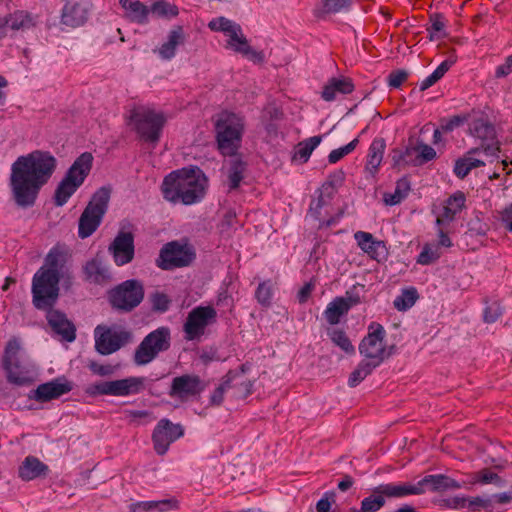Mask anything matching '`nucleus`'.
<instances>
[{
    "instance_id": "obj_60",
    "label": "nucleus",
    "mask_w": 512,
    "mask_h": 512,
    "mask_svg": "<svg viewBox=\"0 0 512 512\" xmlns=\"http://www.w3.org/2000/svg\"><path fill=\"white\" fill-rule=\"evenodd\" d=\"M498 480H499V476L496 473H493L489 470H482L474 476L473 482L488 484V483H496Z\"/></svg>"
},
{
    "instance_id": "obj_25",
    "label": "nucleus",
    "mask_w": 512,
    "mask_h": 512,
    "mask_svg": "<svg viewBox=\"0 0 512 512\" xmlns=\"http://www.w3.org/2000/svg\"><path fill=\"white\" fill-rule=\"evenodd\" d=\"M144 388V378L128 377L107 381L108 396L123 397L139 393Z\"/></svg>"
},
{
    "instance_id": "obj_42",
    "label": "nucleus",
    "mask_w": 512,
    "mask_h": 512,
    "mask_svg": "<svg viewBox=\"0 0 512 512\" xmlns=\"http://www.w3.org/2000/svg\"><path fill=\"white\" fill-rule=\"evenodd\" d=\"M385 497L377 486L373 492L361 501V506L355 512H377L385 505Z\"/></svg>"
},
{
    "instance_id": "obj_11",
    "label": "nucleus",
    "mask_w": 512,
    "mask_h": 512,
    "mask_svg": "<svg viewBox=\"0 0 512 512\" xmlns=\"http://www.w3.org/2000/svg\"><path fill=\"white\" fill-rule=\"evenodd\" d=\"M170 329L162 326L150 332L137 347L134 361L138 365H146L156 356L170 347Z\"/></svg>"
},
{
    "instance_id": "obj_59",
    "label": "nucleus",
    "mask_w": 512,
    "mask_h": 512,
    "mask_svg": "<svg viewBox=\"0 0 512 512\" xmlns=\"http://www.w3.org/2000/svg\"><path fill=\"white\" fill-rule=\"evenodd\" d=\"M85 392L92 397L108 395L107 381H100L90 384L86 387Z\"/></svg>"
},
{
    "instance_id": "obj_61",
    "label": "nucleus",
    "mask_w": 512,
    "mask_h": 512,
    "mask_svg": "<svg viewBox=\"0 0 512 512\" xmlns=\"http://www.w3.org/2000/svg\"><path fill=\"white\" fill-rule=\"evenodd\" d=\"M326 205V201L321 194L317 199L313 200L310 204L309 214L314 219L321 221V208Z\"/></svg>"
},
{
    "instance_id": "obj_35",
    "label": "nucleus",
    "mask_w": 512,
    "mask_h": 512,
    "mask_svg": "<svg viewBox=\"0 0 512 512\" xmlns=\"http://www.w3.org/2000/svg\"><path fill=\"white\" fill-rule=\"evenodd\" d=\"M49 468L34 456H27L19 467V477L24 481H30L42 475H46Z\"/></svg>"
},
{
    "instance_id": "obj_47",
    "label": "nucleus",
    "mask_w": 512,
    "mask_h": 512,
    "mask_svg": "<svg viewBox=\"0 0 512 512\" xmlns=\"http://www.w3.org/2000/svg\"><path fill=\"white\" fill-rule=\"evenodd\" d=\"M332 342L346 353H354L355 348L347 337L346 333L340 329H333L329 332Z\"/></svg>"
},
{
    "instance_id": "obj_10",
    "label": "nucleus",
    "mask_w": 512,
    "mask_h": 512,
    "mask_svg": "<svg viewBox=\"0 0 512 512\" xmlns=\"http://www.w3.org/2000/svg\"><path fill=\"white\" fill-rule=\"evenodd\" d=\"M469 134L481 141L480 146L487 158H497L500 152V144L496 137L494 125L488 117L481 112L472 111L469 113Z\"/></svg>"
},
{
    "instance_id": "obj_64",
    "label": "nucleus",
    "mask_w": 512,
    "mask_h": 512,
    "mask_svg": "<svg viewBox=\"0 0 512 512\" xmlns=\"http://www.w3.org/2000/svg\"><path fill=\"white\" fill-rule=\"evenodd\" d=\"M512 73V54L508 56L505 62L496 68L495 76L502 78Z\"/></svg>"
},
{
    "instance_id": "obj_27",
    "label": "nucleus",
    "mask_w": 512,
    "mask_h": 512,
    "mask_svg": "<svg viewBox=\"0 0 512 512\" xmlns=\"http://www.w3.org/2000/svg\"><path fill=\"white\" fill-rule=\"evenodd\" d=\"M47 321L51 329L60 335L63 340L72 342L75 339L76 329L65 314L58 310L50 309L47 313Z\"/></svg>"
},
{
    "instance_id": "obj_63",
    "label": "nucleus",
    "mask_w": 512,
    "mask_h": 512,
    "mask_svg": "<svg viewBox=\"0 0 512 512\" xmlns=\"http://www.w3.org/2000/svg\"><path fill=\"white\" fill-rule=\"evenodd\" d=\"M500 221L507 231L512 232V202L500 212Z\"/></svg>"
},
{
    "instance_id": "obj_58",
    "label": "nucleus",
    "mask_w": 512,
    "mask_h": 512,
    "mask_svg": "<svg viewBox=\"0 0 512 512\" xmlns=\"http://www.w3.org/2000/svg\"><path fill=\"white\" fill-rule=\"evenodd\" d=\"M408 78V73L403 70L393 71L388 76L390 87L399 88Z\"/></svg>"
},
{
    "instance_id": "obj_30",
    "label": "nucleus",
    "mask_w": 512,
    "mask_h": 512,
    "mask_svg": "<svg viewBox=\"0 0 512 512\" xmlns=\"http://www.w3.org/2000/svg\"><path fill=\"white\" fill-rule=\"evenodd\" d=\"M185 41L184 31L181 26H175L167 35L166 41L155 50L163 60H171L176 55L178 46Z\"/></svg>"
},
{
    "instance_id": "obj_3",
    "label": "nucleus",
    "mask_w": 512,
    "mask_h": 512,
    "mask_svg": "<svg viewBox=\"0 0 512 512\" xmlns=\"http://www.w3.org/2000/svg\"><path fill=\"white\" fill-rule=\"evenodd\" d=\"M128 125L146 142H158L166 118L150 106L132 104L126 114Z\"/></svg>"
},
{
    "instance_id": "obj_18",
    "label": "nucleus",
    "mask_w": 512,
    "mask_h": 512,
    "mask_svg": "<svg viewBox=\"0 0 512 512\" xmlns=\"http://www.w3.org/2000/svg\"><path fill=\"white\" fill-rule=\"evenodd\" d=\"M91 0H65L61 11V23L70 28L84 25L91 13Z\"/></svg>"
},
{
    "instance_id": "obj_2",
    "label": "nucleus",
    "mask_w": 512,
    "mask_h": 512,
    "mask_svg": "<svg viewBox=\"0 0 512 512\" xmlns=\"http://www.w3.org/2000/svg\"><path fill=\"white\" fill-rule=\"evenodd\" d=\"M208 187V179L198 167L183 168L167 175L162 183L163 197L171 203L192 205L200 202Z\"/></svg>"
},
{
    "instance_id": "obj_5",
    "label": "nucleus",
    "mask_w": 512,
    "mask_h": 512,
    "mask_svg": "<svg viewBox=\"0 0 512 512\" xmlns=\"http://www.w3.org/2000/svg\"><path fill=\"white\" fill-rule=\"evenodd\" d=\"M208 28L214 32H222L227 37L228 49L240 53L253 62H262L264 54L261 51L254 50L248 43L243 34L241 26L225 17H217L208 23Z\"/></svg>"
},
{
    "instance_id": "obj_34",
    "label": "nucleus",
    "mask_w": 512,
    "mask_h": 512,
    "mask_svg": "<svg viewBox=\"0 0 512 512\" xmlns=\"http://www.w3.org/2000/svg\"><path fill=\"white\" fill-rule=\"evenodd\" d=\"M386 143L383 138H375L370 144L365 170L372 176L378 172L385 152Z\"/></svg>"
},
{
    "instance_id": "obj_39",
    "label": "nucleus",
    "mask_w": 512,
    "mask_h": 512,
    "mask_svg": "<svg viewBox=\"0 0 512 512\" xmlns=\"http://www.w3.org/2000/svg\"><path fill=\"white\" fill-rule=\"evenodd\" d=\"M321 141V136H313L301 141L296 146L292 159L300 163H306Z\"/></svg>"
},
{
    "instance_id": "obj_21",
    "label": "nucleus",
    "mask_w": 512,
    "mask_h": 512,
    "mask_svg": "<svg viewBox=\"0 0 512 512\" xmlns=\"http://www.w3.org/2000/svg\"><path fill=\"white\" fill-rule=\"evenodd\" d=\"M354 238L360 249L371 259L381 262L388 256V250L383 241L376 240L369 232L357 231Z\"/></svg>"
},
{
    "instance_id": "obj_16",
    "label": "nucleus",
    "mask_w": 512,
    "mask_h": 512,
    "mask_svg": "<svg viewBox=\"0 0 512 512\" xmlns=\"http://www.w3.org/2000/svg\"><path fill=\"white\" fill-rule=\"evenodd\" d=\"M193 258L194 253L188 246L170 242L161 249L157 266L164 270L184 267L189 265Z\"/></svg>"
},
{
    "instance_id": "obj_31",
    "label": "nucleus",
    "mask_w": 512,
    "mask_h": 512,
    "mask_svg": "<svg viewBox=\"0 0 512 512\" xmlns=\"http://www.w3.org/2000/svg\"><path fill=\"white\" fill-rule=\"evenodd\" d=\"M84 274L85 280L93 284L105 285L111 280L108 267L97 258H94L85 264Z\"/></svg>"
},
{
    "instance_id": "obj_22",
    "label": "nucleus",
    "mask_w": 512,
    "mask_h": 512,
    "mask_svg": "<svg viewBox=\"0 0 512 512\" xmlns=\"http://www.w3.org/2000/svg\"><path fill=\"white\" fill-rule=\"evenodd\" d=\"M202 390V381L199 376L185 374L173 379L169 395L184 399L194 396Z\"/></svg>"
},
{
    "instance_id": "obj_20",
    "label": "nucleus",
    "mask_w": 512,
    "mask_h": 512,
    "mask_svg": "<svg viewBox=\"0 0 512 512\" xmlns=\"http://www.w3.org/2000/svg\"><path fill=\"white\" fill-rule=\"evenodd\" d=\"M71 390V382L64 378H57L39 385L31 392L30 398L38 402H48L69 393Z\"/></svg>"
},
{
    "instance_id": "obj_38",
    "label": "nucleus",
    "mask_w": 512,
    "mask_h": 512,
    "mask_svg": "<svg viewBox=\"0 0 512 512\" xmlns=\"http://www.w3.org/2000/svg\"><path fill=\"white\" fill-rule=\"evenodd\" d=\"M246 164L235 157L226 163L227 184L229 190L237 189L244 178Z\"/></svg>"
},
{
    "instance_id": "obj_19",
    "label": "nucleus",
    "mask_w": 512,
    "mask_h": 512,
    "mask_svg": "<svg viewBox=\"0 0 512 512\" xmlns=\"http://www.w3.org/2000/svg\"><path fill=\"white\" fill-rule=\"evenodd\" d=\"M109 252L117 266L130 263L135 254L133 234L127 231H120L110 244Z\"/></svg>"
},
{
    "instance_id": "obj_41",
    "label": "nucleus",
    "mask_w": 512,
    "mask_h": 512,
    "mask_svg": "<svg viewBox=\"0 0 512 512\" xmlns=\"http://www.w3.org/2000/svg\"><path fill=\"white\" fill-rule=\"evenodd\" d=\"M410 182L407 178H401L396 182V187L393 193L384 194V202L387 205L393 206L401 203L410 192Z\"/></svg>"
},
{
    "instance_id": "obj_15",
    "label": "nucleus",
    "mask_w": 512,
    "mask_h": 512,
    "mask_svg": "<svg viewBox=\"0 0 512 512\" xmlns=\"http://www.w3.org/2000/svg\"><path fill=\"white\" fill-rule=\"evenodd\" d=\"M385 329L378 323H372L369 326L367 336L363 338L359 345L360 354L368 361L380 365L385 356Z\"/></svg>"
},
{
    "instance_id": "obj_45",
    "label": "nucleus",
    "mask_w": 512,
    "mask_h": 512,
    "mask_svg": "<svg viewBox=\"0 0 512 512\" xmlns=\"http://www.w3.org/2000/svg\"><path fill=\"white\" fill-rule=\"evenodd\" d=\"M442 255L439 245L435 243H426L417 257V263L420 265H430L437 261Z\"/></svg>"
},
{
    "instance_id": "obj_49",
    "label": "nucleus",
    "mask_w": 512,
    "mask_h": 512,
    "mask_svg": "<svg viewBox=\"0 0 512 512\" xmlns=\"http://www.w3.org/2000/svg\"><path fill=\"white\" fill-rule=\"evenodd\" d=\"M149 9L150 13L157 16H176L178 14L177 8L164 0L155 1Z\"/></svg>"
},
{
    "instance_id": "obj_36",
    "label": "nucleus",
    "mask_w": 512,
    "mask_h": 512,
    "mask_svg": "<svg viewBox=\"0 0 512 512\" xmlns=\"http://www.w3.org/2000/svg\"><path fill=\"white\" fill-rule=\"evenodd\" d=\"M379 492L385 498H404L410 495H420V489L416 483H386L379 485Z\"/></svg>"
},
{
    "instance_id": "obj_23",
    "label": "nucleus",
    "mask_w": 512,
    "mask_h": 512,
    "mask_svg": "<svg viewBox=\"0 0 512 512\" xmlns=\"http://www.w3.org/2000/svg\"><path fill=\"white\" fill-rule=\"evenodd\" d=\"M34 20L30 14L17 11L0 18V38L9 35L10 32L24 31L34 26Z\"/></svg>"
},
{
    "instance_id": "obj_7",
    "label": "nucleus",
    "mask_w": 512,
    "mask_h": 512,
    "mask_svg": "<svg viewBox=\"0 0 512 512\" xmlns=\"http://www.w3.org/2000/svg\"><path fill=\"white\" fill-rule=\"evenodd\" d=\"M216 139L223 155L233 156L241 145L244 130L243 119L234 114L221 113L216 121Z\"/></svg>"
},
{
    "instance_id": "obj_53",
    "label": "nucleus",
    "mask_w": 512,
    "mask_h": 512,
    "mask_svg": "<svg viewBox=\"0 0 512 512\" xmlns=\"http://www.w3.org/2000/svg\"><path fill=\"white\" fill-rule=\"evenodd\" d=\"M234 379V374L229 372L226 375V379L223 381L221 385H219L212 394L211 401L214 404H220L223 401L224 393L227 389L230 388V383Z\"/></svg>"
},
{
    "instance_id": "obj_33",
    "label": "nucleus",
    "mask_w": 512,
    "mask_h": 512,
    "mask_svg": "<svg viewBox=\"0 0 512 512\" xmlns=\"http://www.w3.org/2000/svg\"><path fill=\"white\" fill-rule=\"evenodd\" d=\"M119 3L130 21L138 24L148 22L150 9L139 0H119Z\"/></svg>"
},
{
    "instance_id": "obj_51",
    "label": "nucleus",
    "mask_w": 512,
    "mask_h": 512,
    "mask_svg": "<svg viewBox=\"0 0 512 512\" xmlns=\"http://www.w3.org/2000/svg\"><path fill=\"white\" fill-rule=\"evenodd\" d=\"M257 301L262 305H269L272 300L273 292L270 281H264L257 287L255 293Z\"/></svg>"
},
{
    "instance_id": "obj_50",
    "label": "nucleus",
    "mask_w": 512,
    "mask_h": 512,
    "mask_svg": "<svg viewBox=\"0 0 512 512\" xmlns=\"http://www.w3.org/2000/svg\"><path fill=\"white\" fill-rule=\"evenodd\" d=\"M445 23L441 16L436 15L432 18L431 25L427 28L429 39L431 41L439 40L445 36Z\"/></svg>"
},
{
    "instance_id": "obj_46",
    "label": "nucleus",
    "mask_w": 512,
    "mask_h": 512,
    "mask_svg": "<svg viewBox=\"0 0 512 512\" xmlns=\"http://www.w3.org/2000/svg\"><path fill=\"white\" fill-rule=\"evenodd\" d=\"M417 300V291L415 289L404 290L401 295L394 300V306L399 311H406L411 308Z\"/></svg>"
},
{
    "instance_id": "obj_56",
    "label": "nucleus",
    "mask_w": 512,
    "mask_h": 512,
    "mask_svg": "<svg viewBox=\"0 0 512 512\" xmlns=\"http://www.w3.org/2000/svg\"><path fill=\"white\" fill-rule=\"evenodd\" d=\"M502 315V308L497 301L491 302L484 310V321L494 323Z\"/></svg>"
},
{
    "instance_id": "obj_4",
    "label": "nucleus",
    "mask_w": 512,
    "mask_h": 512,
    "mask_svg": "<svg viewBox=\"0 0 512 512\" xmlns=\"http://www.w3.org/2000/svg\"><path fill=\"white\" fill-rule=\"evenodd\" d=\"M92 165L93 156L89 152H84L75 159L55 190L54 202L57 206H63L68 202L70 197L84 183Z\"/></svg>"
},
{
    "instance_id": "obj_62",
    "label": "nucleus",
    "mask_w": 512,
    "mask_h": 512,
    "mask_svg": "<svg viewBox=\"0 0 512 512\" xmlns=\"http://www.w3.org/2000/svg\"><path fill=\"white\" fill-rule=\"evenodd\" d=\"M89 369L96 375L99 376H108L114 372V367L112 365H103L97 362H90Z\"/></svg>"
},
{
    "instance_id": "obj_13",
    "label": "nucleus",
    "mask_w": 512,
    "mask_h": 512,
    "mask_svg": "<svg viewBox=\"0 0 512 512\" xmlns=\"http://www.w3.org/2000/svg\"><path fill=\"white\" fill-rule=\"evenodd\" d=\"M143 297V286L135 279L124 281L110 292V302L112 305L125 311H130L138 306Z\"/></svg>"
},
{
    "instance_id": "obj_26",
    "label": "nucleus",
    "mask_w": 512,
    "mask_h": 512,
    "mask_svg": "<svg viewBox=\"0 0 512 512\" xmlns=\"http://www.w3.org/2000/svg\"><path fill=\"white\" fill-rule=\"evenodd\" d=\"M465 200V195L462 192H456L450 196L442 209L436 213V225L445 226L450 224L463 209Z\"/></svg>"
},
{
    "instance_id": "obj_48",
    "label": "nucleus",
    "mask_w": 512,
    "mask_h": 512,
    "mask_svg": "<svg viewBox=\"0 0 512 512\" xmlns=\"http://www.w3.org/2000/svg\"><path fill=\"white\" fill-rule=\"evenodd\" d=\"M359 143V139L355 138L347 145L332 150L328 155V161L330 164H335L340 161L346 155L352 153Z\"/></svg>"
},
{
    "instance_id": "obj_17",
    "label": "nucleus",
    "mask_w": 512,
    "mask_h": 512,
    "mask_svg": "<svg viewBox=\"0 0 512 512\" xmlns=\"http://www.w3.org/2000/svg\"><path fill=\"white\" fill-rule=\"evenodd\" d=\"M183 434L184 430L180 424H174L168 419H161L152 433L154 450L158 455H164L170 445Z\"/></svg>"
},
{
    "instance_id": "obj_44",
    "label": "nucleus",
    "mask_w": 512,
    "mask_h": 512,
    "mask_svg": "<svg viewBox=\"0 0 512 512\" xmlns=\"http://www.w3.org/2000/svg\"><path fill=\"white\" fill-rule=\"evenodd\" d=\"M351 5V0H321L317 5V15H326L338 13L342 10L348 9Z\"/></svg>"
},
{
    "instance_id": "obj_9",
    "label": "nucleus",
    "mask_w": 512,
    "mask_h": 512,
    "mask_svg": "<svg viewBox=\"0 0 512 512\" xmlns=\"http://www.w3.org/2000/svg\"><path fill=\"white\" fill-rule=\"evenodd\" d=\"M110 193V188L101 187L93 194L79 219L78 234L82 239L92 235L99 227L108 208Z\"/></svg>"
},
{
    "instance_id": "obj_14",
    "label": "nucleus",
    "mask_w": 512,
    "mask_h": 512,
    "mask_svg": "<svg viewBox=\"0 0 512 512\" xmlns=\"http://www.w3.org/2000/svg\"><path fill=\"white\" fill-rule=\"evenodd\" d=\"M217 312L211 306H198L193 308L187 316L183 330L185 339L192 341L199 339L207 326L216 321Z\"/></svg>"
},
{
    "instance_id": "obj_32",
    "label": "nucleus",
    "mask_w": 512,
    "mask_h": 512,
    "mask_svg": "<svg viewBox=\"0 0 512 512\" xmlns=\"http://www.w3.org/2000/svg\"><path fill=\"white\" fill-rule=\"evenodd\" d=\"M404 157L414 165H423L436 158V151L430 145L418 141L415 145L406 148Z\"/></svg>"
},
{
    "instance_id": "obj_37",
    "label": "nucleus",
    "mask_w": 512,
    "mask_h": 512,
    "mask_svg": "<svg viewBox=\"0 0 512 512\" xmlns=\"http://www.w3.org/2000/svg\"><path fill=\"white\" fill-rule=\"evenodd\" d=\"M354 90L352 81L348 78H333L323 89L322 98L333 101L338 94H350Z\"/></svg>"
},
{
    "instance_id": "obj_12",
    "label": "nucleus",
    "mask_w": 512,
    "mask_h": 512,
    "mask_svg": "<svg viewBox=\"0 0 512 512\" xmlns=\"http://www.w3.org/2000/svg\"><path fill=\"white\" fill-rule=\"evenodd\" d=\"M131 334L125 329L98 325L94 329L95 349L102 355H110L130 341Z\"/></svg>"
},
{
    "instance_id": "obj_55",
    "label": "nucleus",
    "mask_w": 512,
    "mask_h": 512,
    "mask_svg": "<svg viewBox=\"0 0 512 512\" xmlns=\"http://www.w3.org/2000/svg\"><path fill=\"white\" fill-rule=\"evenodd\" d=\"M468 120L469 114L455 115L441 124V130L450 132L464 123H468Z\"/></svg>"
},
{
    "instance_id": "obj_28",
    "label": "nucleus",
    "mask_w": 512,
    "mask_h": 512,
    "mask_svg": "<svg viewBox=\"0 0 512 512\" xmlns=\"http://www.w3.org/2000/svg\"><path fill=\"white\" fill-rule=\"evenodd\" d=\"M129 512H169L177 510L179 503L175 498L153 501H139L129 505Z\"/></svg>"
},
{
    "instance_id": "obj_54",
    "label": "nucleus",
    "mask_w": 512,
    "mask_h": 512,
    "mask_svg": "<svg viewBox=\"0 0 512 512\" xmlns=\"http://www.w3.org/2000/svg\"><path fill=\"white\" fill-rule=\"evenodd\" d=\"M151 302L154 310L165 312L169 309L171 300L166 294L156 292L151 296Z\"/></svg>"
},
{
    "instance_id": "obj_29",
    "label": "nucleus",
    "mask_w": 512,
    "mask_h": 512,
    "mask_svg": "<svg viewBox=\"0 0 512 512\" xmlns=\"http://www.w3.org/2000/svg\"><path fill=\"white\" fill-rule=\"evenodd\" d=\"M481 153H483V150L475 147L470 149L463 158L458 159L454 165L455 175L458 178L463 179L472 169L484 166V160L478 157Z\"/></svg>"
},
{
    "instance_id": "obj_52",
    "label": "nucleus",
    "mask_w": 512,
    "mask_h": 512,
    "mask_svg": "<svg viewBox=\"0 0 512 512\" xmlns=\"http://www.w3.org/2000/svg\"><path fill=\"white\" fill-rule=\"evenodd\" d=\"M481 509L492 511V498L489 497H469L468 510L475 512Z\"/></svg>"
},
{
    "instance_id": "obj_8",
    "label": "nucleus",
    "mask_w": 512,
    "mask_h": 512,
    "mask_svg": "<svg viewBox=\"0 0 512 512\" xmlns=\"http://www.w3.org/2000/svg\"><path fill=\"white\" fill-rule=\"evenodd\" d=\"M60 274L40 268L32 279L33 304L37 309L52 307L59 296Z\"/></svg>"
},
{
    "instance_id": "obj_24",
    "label": "nucleus",
    "mask_w": 512,
    "mask_h": 512,
    "mask_svg": "<svg viewBox=\"0 0 512 512\" xmlns=\"http://www.w3.org/2000/svg\"><path fill=\"white\" fill-rule=\"evenodd\" d=\"M416 486L420 489V495L426 491L439 492L461 488L457 481L443 474L427 475L418 481Z\"/></svg>"
},
{
    "instance_id": "obj_40",
    "label": "nucleus",
    "mask_w": 512,
    "mask_h": 512,
    "mask_svg": "<svg viewBox=\"0 0 512 512\" xmlns=\"http://www.w3.org/2000/svg\"><path fill=\"white\" fill-rule=\"evenodd\" d=\"M348 311V305L344 301V298L336 297L327 305L324 311V317L329 324L336 325L340 322L341 317L347 314Z\"/></svg>"
},
{
    "instance_id": "obj_57",
    "label": "nucleus",
    "mask_w": 512,
    "mask_h": 512,
    "mask_svg": "<svg viewBox=\"0 0 512 512\" xmlns=\"http://www.w3.org/2000/svg\"><path fill=\"white\" fill-rule=\"evenodd\" d=\"M59 257V252L56 249H52L46 256L45 266L42 268L45 270H53V272L59 273Z\"/></svg>"
},
{
    "instance_id": "obj_6",
    "label": "nucleus",
    "mask_w": 512,
    "mask_h": 512,
    "mask_svg": "<svg viewBox=\"0 0 512 512\" xmlns=\"http://www.w3.org/2000/svg\"><path fill=\"white\" fill-rule=\"evenodd\" d=\"M21 346L17 339H10L5 347L3 368L7 373V380L16 385H26L34 381L35 366L21 358Z\"/></svg>"
},
{
    "instance_id": "obj_43",
    "label": "nucleus",
    "mask_w": 512,
    "mask_h": 512,
    "mask_svg": "<svg viewBox=\"0 0 512 512\" xmlns=\"http://www.w3.org/2000/svg\"><path fill=\"white\" fill-rule=\"evenodd\" d=\"M377 366L378 365L368 360L361 361L356 367V369L350 374L348 379V385L350 387H356L368 375H370L373 369H375Z\"/></svg>"
},
{
    "instance_id": "obj_1",
    "label": "nucleus",
    "mask_w": 512,
    "mask_h": 512,
    "mask_svg": "<svg viewBox=\"0 0 512 512\" xmlns=\"http://www.w3.org/2000/svg\"><path fill=\"white\" fill-rule=\"evenodd\" d=\"M57 166L47 151L35 150L19 156L11 165L9 186L15 203L23 208L35 204L41 188L48 183Z\"/></svg>"
}]
</instances>
